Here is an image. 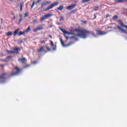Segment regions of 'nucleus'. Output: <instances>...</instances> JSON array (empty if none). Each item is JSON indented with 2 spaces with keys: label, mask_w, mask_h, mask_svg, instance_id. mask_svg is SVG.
Here are the masks:
<instances>
[{
  "label": "nucleus",
  "mask_w": 127,
  "mask_h": 127,
  "mask_svg": "<svg viewBox=\"0 0 127 127\" xmlns=\"http://www.w3.org/2000/svg\"><path fill=\"white\" fill-rule=\"evenodd\" d=\"M61 31L63 32L66 38V39H68L69 38L68 36H66L67 34L68 35H71V37H69L70 39H74V40H78V37H80V38H83L85 39V38H87L86 34H91L93 36H95V34L94 33V32L93 31H88L85 29L82 28H77L75 30V31L78 33V34H75L74 33H70L66 31L65 30L61 28Z\"/></svg>",
  "instance_id": "nucleus-1"
},
{
  "label": "nucleus",
  "mask_w": 127,
  "mask_h": 127,
  "mask_svg": "<svg viewBox=\"0 0 127 127\" xmlns=\"http://www.w3.org/2000/svg\"><path fill=\"white\" fill-rule=\"evenodd\" d=\"M58 4H59V2H56L53 3L52 5H50L47 8L44 9V11H47L48 10H49V9H51L52 8H53L54 6H56V5H58Z\"/></svg>",
  "instance_id": "nucleus-2"
},
{
  "label": "nucleus",
  "mask_w": 127,
  "mask_h": 127,
  "mask_svg": "<svg viewBox=\"0 0 127 127\" xmlns=\"http://www.w3.org/2000/svg\"><path fill=\"white\" fill-rule=\"evenodd\" d=\"M51 16H53V14H46L42 17L41 20H45V19H47V18H49L51 17Z\"/></svg>",
  "instance_id": "nucleus-3"
},
{
  "label": "nucleus",
  "mask_w": 127,
  "mask_h": 127,
  "mask_svg": "<svg viewBox=\"0 0 127 127\" xmlns=\"http://www.w3.org/2000/svg\"><path fill=\"white\" fill-rule=\"evenodd\" d=\"M43 26L42 25L37 26L35 29H34L33 32H37L39 30H42Z\"/></svg>",
  "instance_id": "nucleus-4"
},
{
  "label": "nucleus",
  "mask_w": 127,
  "mask_h": 127,
  "mask_svg": "<svg viewBox=\"0 0 127 127\" xmlns=\"http://www.w3.org/2000/svg\"><path fill=\"white\" fill-rule=\"evenodd\" d=\"M76 6L75 4H73L71 5H69L66 7V9H68V10H71V9H73V8H74V7Z\"/></svg>",
  "instance_id": "nucleus-5"
},
{
  "label": "nucleus",
  "mask_w": 127,
  "mask_h": 127,
  "mask_svg": "<svg viewBox=\"0 0 127 127\" xmlns=\"http://www.w3.org/2000/svg\"><path fill=\"white\" fill-rule=\"evenodd\" d=\"M49 3H51V2L47 1L46 2H43L41 4V7L40 8H43L44 6H45V5H47V4H49Z\"/></svg>",
  "instance_id": "nucleus-6"
},
{
  "label": "nucleus",
  "mask_w": 127,
  "mask_h": 127,
  "mask_svg": "<svg viewBox=\"0 0 127 127\" xmlns=\"http://www.w3.org/2000/svg\"><path fill=\"white\" fill-rule=\"evenodd\" d=\"M19 62H20V63H22V64H25L26 63V59L25 58H22L21 59H19Z\"/></svg>",
  "instance_id": "nucleus-7"
},
{
  "label": "nucleus",
  "mask_w": 127,
  "mask_h": 127,
  "mask_svg": "<svg viewBox=\"0 0 127 127\" xmlns=\"http://www.w3.org/2000/svg\"><path fill=\"white\" fill-rule=\"evenodd\" d=\"M44 51H45V47H42L40 48V49H39L37 51V52H39L40 53H41L42 52H43Z\"/></svg>",
  "instance_id": "nucleus-8"
},
{
  "label": "nucleus",
  "mask_w": 127,
  "mask_h": 127,
  "mask_svg": "<svg viewBox=\"0 0 127 127\" xmlns=\"http://www.w3.org/2000/svg\"><path fill=\"white\" fill-rule=\"evenodd\" d=\"M97 32L98 35H104V34H107V33L103 32L102 31H99V30H97Z\"/></svg>",
  "instance_id": "nucleus-9"
},
{
  "label": "nucleus",
  "mask_w": 127,
  "mask_h": 127,
  "mask_svg": "<svg viewBox=\"0 0 127 127\" xmlns=\"http://www.w3.org/2000/svg\"><path fill=\"white\" fill-rule=\"evenodd\" d=\"M51 46L52 47L54 50H56V45H54V43L51 41Z\"/></svg>",
  "instance_id": "nucleus-10"
},
{
  "label": "nucleus",
  "mask_w": 127,
  "mask_h": 127,
  "mask_svg": "<svg viewBox=\"0 0 127 127\" xmlns=\"http://www.w3.org/2000/svg\"><path fill=\"white\" fill-rule=\"evenodd\" d=\"M117 28L119 29H120L122 31V32H123V33H127V31L123 29V28L120 27L119 26H117Z\"/></svg>",
  "instance_id": "nucleus-11"
},
{
  "label": "nucleus",
  "mask_w": 127,
  "mask_h": 127,
  "mask_svg": "<svg viewBox=\"0 0 127 127\" xmlns=\"http://www.w3.org/2000/svg\"><path fill=\"white\" fill-rule=\"evenodd\" d=\"M60 41L61 42V44L62 45V46L64 47H66L67 46H70V45H71V44H68L66 46H65V45L64 44V41H63V40H62V39H60Z\"/></svg>",
  "instance_id": "nucleus-12"
},
{
  "label": "nucleus",
  "mask_w": 127,
  "mask_h": 127,
  "mask_svg": "<svg viewBox=\"0 0 127 127\" xmlns=\"http://www.w3.org/2000/svg\"><path fill=\"white\" fill-rule=\"evenodd\" d=\"M11 58V57L8 56L6 58V60H3L2 61L3 62H5V63H6V62H8L9 61L8 59H10Z\"/></svg>",
  "instance_id": "nucleus-13"
},
{
  "label": "nucleus",
  "mask_w": 127,
  "mask_h": 127,
  "mask_svg": "<svg viewBox=\"0 0 127 127\" xmlns=\"http://www.w3.org/2000/svg\"><path fill=\"white\" fill-rule=\"evenodd\" d=\"M18 31H19V29H17L15 31H14V33H13L14 36H16V35L17 34L18 35Z\"/></svg>",
  "instance_id": "nucleus-14"
},
{
  "label": "nucleus",
  "mask_w": 127,
  "mask_h": 127,
  "mask_svg": "<svg viewBox=\"0 0 127 127\" xmlns=\"http://www.w3.org/2000/svg\"><path fill=\"white\" fill-rule=\"evenodd\" d=\"M118 22L119 23V24H120L121 26H122V27H125V25H124V23L123 22V21L119 20L118 21Z\"/></svg>",
  "instance_id": "nucleus-15"
},
{
  "label": "nucleus",
  "mask_w": 127,
  "mask_h": 127,
  "mask_svg": "<svg viewBox=\"0 0 127 127\" xmlns=\"http://www.w3.org/2000/svg\"><path fill=\"white\" fill-rule=\"evenodd\" d=\"M13 33L12 32H8L7 33H6V36H11V35H12Z\"/></svg>",
  "instance_id": "nucleus-16"
},
{
  "label": "nucleus",
  "mask_w": 127,
  "mask_h": 127,
  "mask_svg": "<svg viewBox=\"0 0 127 127\" xmlns=\"http://www.w3.org/2000/svg\"><path fill=\"white\" fill-rule=\"evenodd\" d=\"M29 31H30V26H29L26 30H25V33H27V32H29Z\"/></svg>",
  "instance_id": "nucleus-17"
},
{
  "label": "nucleus",
  "mask_w": 127,
  "mask_h": 127,
  "mask_svg": "<svg viewBox=\"0 0 127 127\" xmlns=\"http://www.w3.org/2000/svg\"><path fill=\"white\" fill-rule=\"evenodd\" d=\"M115 1H118V2H126L127 0H115Z\"/></svg>",
  "instance_id": "nucleus-18"
},
{
  "label": "nucleus",
  "mask_w": 127,
  "mask_h": 127,
  "mask_svg": "<svg viewBox=\"0 0 127 127\" xmlns=\"http://www.w3.org/2000/svg\"><path fill=\"white\" fill-rule=\"evenodd\" d=\"M23 3H24V2H22V3H20V11H22V6H23Z\"/></svg>",
  "instance_id": "nucleus-19"
},
{
  "label": "nucleus",
  "mask_w": 127,
  "mask_h": 127,
  "mask_svg": "<svg viewBox=\"0 0 127 127\" xmlns=\"http://www.w3.org/2000/svg\"><path fill=\"white\" fill-rule=\"evenodd\" d=\"M22 34H24V32L20 31V32L18 33V36H20V35H22Z\"/></svg>",
  "instance_id": "nucleus-20"
},
{
  "label": "nucleus",
  "mask_w": 127,
  "mask_h": 127,
  "mask_svg": "<svg viewBox=\"0 0 127 127\" xmlns=\"http://www.w3.org/2000/svg\"><path fill=\"white\" fill-rule=\"evenodd\" d=\"M118 18H119V17L118 16V15H115L113 17V19L114 20H116V19H118Z\"/></svg>",
  "instance_id": "nucleus-21"
},
{
  "label": "nucleus",
  "mask_w": 127,
  "mask_h": 127,
  "mask_svg": "<svg viewBox=\"0 0 127 127\" xmlns=\"http://www.w3.org/2000/svg\"><path fill=\"white\" fill-rule=\"evenodd\" d=\"M58 10H60V11H61V10H62L63 9V6H60L58 8Z\"/></svg>",
  "instance_id": "nucleus-22"
},
{
  "label": "nucleus",
  "mask_w": 127,
  "mask_h": 127,
  "mask_svg": "<svg viewBox=\"0 0 127 127\" xmlns=\"http://www.w3.org/2000/svg\"><path fill=\"white\" fill-rule=\"evenodd\" d=\"M15 70H16V71H17V72H19V68L17 66L15 67Z\"/></svg>",
  "instance_id": "nucleus-23"
},
{
  "label": "nucleus",
  "mask_w": 127,
  "mask_h": 127,
  "mask_svg": "<svg viewBox=\"0 0 127 127\" xmlns=\"http://www.w3.org/2000/svg\"><path fill=\"white\" fill-rule=\"evenodd\" d=\"M34 4H35V2H33L31 6V8L32 9L33 7H34Z\"/></svg>",
  "instance_id": "nucleus-24"
},
{
  "label": "nucleus",
  "mask_w": 127,
  "mask_h": 127,
  "mask_svg": "<svg viewBox=\"0 0 127 127\" xmlns=\"http://www.w3.org/2000/svg\"><path fill=\"white\" fill-rule=\"evenodd\" d=\"M14 50H15V51H18L19 50H20V49L18 48H14Z\"/></svg>",
  "instance_id": "nucleus-25"
},
{
  "label": "nucleus",
  "mask_w": 127,
  "mask_h": 127,
  "mask_svg": "<svg viewBox=\"0 0 127 127\" xmlns=\"http://www.w3.org/2000/svg\"><path fill=\"white\" fill-rule=\"evenodd\" d=\"M18 73H13L11 74V76H16V75H18Z\"/></svg>",
  "instance_id": "nucleus-26"
},
{
  "label": "nucleus",
  "mask_w": 127,
  "mask_h": 127,
  "mask_svg": "<svg viewBox=\"0 0 127 127\" xmlns=\"http://www.w3.org/2000/svg\"><path fill=\"white\" fill-rule=\"evenodd\" d=\"M22 21V18H20L19 20V23L18 24H20V22H21Z\"/></svg>",
  "instance_id": "nucleus-27"
},
{
  "label": "nucleus",
  "mask_w": 127,
  "mask_h": 127,
  "mask_svg": "<svg viewBox=\"0 0 127 127\" xmlns=\"http://www.w3.org/2000/svg\"><path fill=\"white\" fill-rule=\"evenodd\" d=\"M46 48L47 49L48 51H50L51 50V49H50V48L47 46L46 47Z\"/></svg>",
  "instance_id": "nucleus-28"
},
{
  "label": "nucleus",
  "mask_w": 127,
  "mask_h": 127,
  "mask_svg": "<svg viewBox=\"0 0 127 127\" xmlns=\"http://www.w3.org/2000/svg\"><path fill=\"white\" fill-rule=\"evenodd\" d=\"M38 21H37V20H34L33 21V23H37Z\"/></svg>",
  "instance_id": "nucleus-29"
},
{
  "label": "nucleus",
  "mask_w": 127,
  "mask_h": 127,
  "mask_svg": "<svg viewBox=\"0 0 127 127\" xmlns=\"http://www.w3.org/2000/svg\"><path fill=\"white\" fill-rule=\"evenodd\" d=\"M25 16H28V13L27 12H26L25 13Z\"/></svg>",
  "instance_id": "nucleus-30"
},
{
  "label": "nucleus",
  "mask_w": 127,
  "mask_h": 127,
  "mask_svg": "<svg viewBox=\"0 0 127 127\" xmlns=\"http://www.w3.org/2000/svg\"><path fill=\"white\" fill-rule=\"evenodd\" d=\"M8 53H15V52H14V51H8Z\"/></svg>",
  "instance_id": "nucleus-31"
},
{
  "label": "nucleus",
  "mask_w": 127,
  "mask_h": 127,
  "mask_svg": "<svg viewBox=\"0 0 127 127\" xmlns=\"http://www.w3.org/2000/svg\"><path fill=\"white\" fill-rule=\"evenodd\" d=\"M98 8H99V7H98V6L95 7V8H94V10H97Z\"/></svg>",
  "instance_id": "nucleus-32"
},
{
  "label": "nucleus",
  "mask_w": 127,
  "mask_h": 127,
  "mask_svg": "<svg viewBox=\"0 0 127 127\" xmlns=\"http://www.w3.org/2000/svg\"><path fill=\"white\" fill-rule=\"evenodd\" d=\"M41 43H45V41L43 40L40 41Z\"/></svg>",
  "instance_id": "nucleus-33"
},
{
  "label": "nucleus",
  "mask_w": 127,
  "mask_h": 127,
  "mask_svg": "<svg viewBox=\"0 0 127 127\" xmlns=\"http://www.w3.org/2000/svg\"><path fill=\"white\" fill-rule=\"evenodd\" d=\"M41 0H38V1H37V3H38V2H40V1H41Z\"/></svg>",
  "instance_id": "nucleus-34"
},
{
  "label": "nucleus",
  "mask_w": 127,
  "mask_h": 127,
  "mask_svg": "<svg viewBox=\"0 0 127 127\" xmlns=\"http://www.w3.org/2000/svg\"><path fill=\"white\" fill-rule=\"evenodd\" d=\"M63 19H64L63 17H61L60 20H63Z\"/></svg>",
  "instance_id": "nucleus-35"
},
{
  "label": "nucleus",
  "mask_w": 127,
  "mask_h": 127,
  "mask_svg": "<svg viewBox=\"0 0 127 127\" xmlns=\"http://www.w3.org/2000/svg\"><path fill=\"white\" fill-rule=\"evenodd\" d=\"M36 63H37V62L36 61H35L33 62V64H36Z\"/></svg>",
  "instance_id": "nucleus-36"
},
{
  "label": "nucleus",
  "mask_w": 127,
  "mask_h": 127,
  "mask_svg": "<svg viewBox=\"0 0 127 127\" xmlns=\"http://www.w3.org/2000/svg\"><path fill=\"white\" fill-rule=\"evenodd\" d=\"M15 18H16V17L15 16H14L13 19H15Z\"/></svg>",
  "instance_id": "nucleus-37"
},
{
  "label": "nucleus",
  "mask_w": 127,
  "mask_h": 127,
  "mask_svg": "<svg viewBox=\"0 0 127 127\" xmlns=\"http://www.w3.org/2000/svg\"><path fill=\"white\" fill-rule=\"evenodd\" d=\"M0 78L1 79H2V78H3V77L1 76L0 77Z\"/></svg>",
  "instance_id": "nucleus-38"
},
{
  "label": "nucleus",
  "mask_w": 127,
  "mask_h": 127,
  "mask_svg": "<svg viewBox=\"0 0 127 127\" xmlns=\"http://www.w3.org/2000/svg\"><path fill=\"white\" fill-rule=\"evenodd\" d=\"M19 17H22L21 15H19Z\"/></svg>",
  "instance_id": "nucleus-39"
},
{
  "label": "nucleus",
  "mask_w": 127,
  "mask_h": 127,
  "mask_svg": "<svg viewBox=\"0 0 127 127\" xmlns=\"http://www.w3.org/2000/svg\"><path fill=\"white\" fill-rule=\"evenodd\" d=\"M4 75H5V73L3 74L2 76H4Z\"/></svg>",
  "instance_id": "nucleus-40"
},
{
  "label": "nucleus",
  "mask_w": 127,
  "mask_h": 127,
  "mask_svg": "<svg viewBox=\"0 0 127 127\" xmlns=\"http://www.w3.org/2000/svg\"><path fill=\"white\" fill-rule=\"evenodd\" d=\"M1 67H3V65H1Z\"/></svg>",
  "instance_id": "nucleus-41"
},
{
  "label": "nucleus",
  "mask_w": 127,
  "mask_h": 127,
  "mask_svg": "<svg viewBox=\"0 0 127 127\" xmlns=\"http://www.w3.org/2000/svg\"><path fill=\"white\" fill-rule=\"evenodd\" d=\"M94 16H95V18H96V15H94Z\"/></svg>",
  "instance_id": "nucleus-42"
},
{
  "label": "nucleus",
  "mask_w": 127,
  "mask_h": 127,
  "mask_svg": "<svg viewBox=\"0 0 127 127\" xmlns=\"http://www.w3.org/2000/svg\"><path fill=\"white\" fill-rule=\"evenodd\" d=\"M50 37H51H51H52L50 35Z\"/></svg>",
  "instance_id": "nucleus-43"
}]
</instances>
